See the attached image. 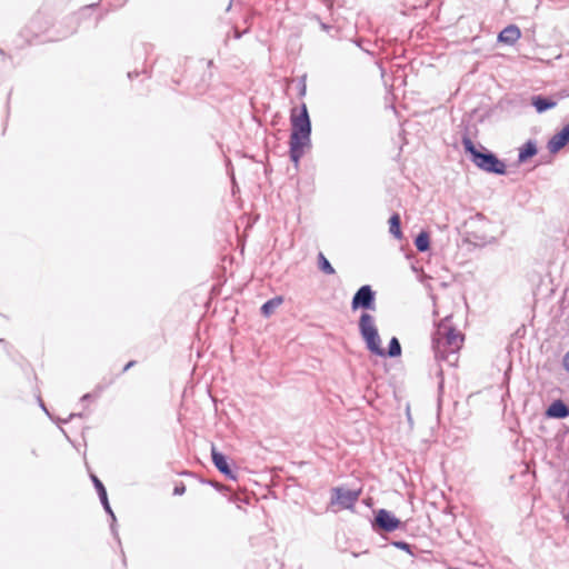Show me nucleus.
Masks as SVG:
<instances>
[{
	"instance_id": "1",
	"label": "nucleus",
	"mask_w": 569,
	"mask_h": 569,
	"mask_svg": "<svg viewBox=\"0 0 569 569\" xmlns=\"http://www.w3.org/2000/svg\"><path fill=\"white\" fill-rule=\"evenodd\" d=\"M463 342V336L452 328L449 318H445L437 327L432 337V347L438 360H443L450 366L458 362V351Z\"/></svg>"
},
{
	"instance_id": "2",
	"label": "nucleus",
	"mask_w": 569,
	"mask_h": 569,
	"mask_svg": "<svg viewBox=\"0 0 569 569\" xmlns=\"http://www.w3.org/2000/svg\"><path fill=\"white\" fill-rule=\"evenodd\" d=\"M359 332L366 343L367 349L379 357H399L401 355V346L399 340L393 337L389 342L388 350L381 347V339L378 333L375 318L367 312L361 313L358 322Z\"/></svg>"
},
{
	"instance_id": "3",
	"label": "nucleus",
	"mask_w": 569,
	"mask_h": 569,
	"mask_svg": "<svg viewBox=\"0 0 569 569\" xmlns=\"http://www.w3.org/2000/svg\"><path fill=\"white\" fill-rule=\"evenodd\" d=\"M292 131L290 134V159L298 163L303 154V150L310 143L311 123L306 104L297 113L296 109L291 113Z\"/></svg>"
},
{
	"instance_id": "4",
	"label": "nucleus",
	"mask_w": 569,
	"mask_h": 569,
	"mask_svg": "<svg viewBox=\"0 0 569 569\" xmlns=\"http://www.w3.org/2000/svg\"><path fill=\"white\" fill-rule=\"evenodd\" d=\"M463 148L471 154L472 162L481 170L490 173L503 174L506 164L491 152H480L469 138H463Z\"/></svg>"
},
{
	"instance_id": "5",
	"label": "nucleus",
	"mask_w": 569,
	"mask_h": 569,
	"mask_svg": "<svg viewBox=\"0 0 569 569\" xmlns=\"http://www.w3.org/2000/svg\"><path fill=\"white\" fill-rule=\"evenodd\" d=\"M352 310L359 308L375 310V292L370 286L366 284L358 289L351 301Z\"/></svg>"
},
{
	"instance_id": "6",
	"label": "nucleus",
	"mask_w": 569,
	"mask_h": 569,
	"mask_svg": "<svg viewBox=\"0 0 569 569\" xmlns=\"http://www.w3.org/2000/svg\"><path fill=\"white\" fill-rule=\"evenodd\" d=\"M359 495L358 490L335 488L332 490L331 505H338L343 509L352 508L359 499Z\"/></svg>"
},
{
	"instance_id": "7",
	"label": "nucleus",
	"mask_w": 569,
	"mask_h": 569,
	"mask_svg": "<svg viewBox=\"0 0 569 569\" xmlns=\"http://www.w3.org/2000/svg\"><path fill=\"white\" fill-rule=\"evenodd\" d=\"M376 525L380 529L391 532L399 528L400 520L386 509H380L376 515Z\"/></svg>"
},
{
	"instance_id": "8",
	"label": "nucleus",
	"mask_w": 569,
	"mask_h": 569,
	"mask_svg": "<svg viewBox=\"0 0 569 569\" xmlns=\"http://www.w3.org/2000/svg\"><path fill=\"white\" fill-rule=\"evenodd\" d=\"M211 457L213 465L221 473H223L229 479H236V475L230 469L227 462V458L221 452H219L214 446L211 448Z\"/></svg>"
},
{
	"instance_id": "9",
	"label": "nucleus",
	"mask_w": 569,
	"mask_h": 569,
	"mask_svg": "<svg viewBox=\"0 0 569 569\" xmlns=\"http://www.w3.org/2000/svg\"><path fill=\"white\" fill-rule=\"evenodd\" d=\"M569 142V133L562 128L561 131L556 133L548 142V150L551 153H557Z\"/></svg>"
},
{
	"instance_id": "10",
	"label": "nucleus",
	"mask_w": 569,
	"mask_h": 569,
	"mask_svg": "<svg viewBox=\"0 0 569 569\" xmlns=\"http://www.w3.org/2000/svg\"><path fill=\"white\" fill-rule=\"evenodd\" d=\"M520 36V29L515 24H510L499 33L498 40L507 44H513L518 41Z\"/></svg>"
},
{
	"instance_id": "11",
	"label": "nucleus",
	"mask_w": 569,
	"mask_h": 569,
	"mask_svg": "<svg viewBox=\"0 0 569 569\" xmlns=\"http://www.w3.org/2000/svg\"><path fill=\"white\" fill-rule=\"evenodd\" d=\"M547 417L563 419L569 416V408L561 400L553 401L546 411Z\"/></svg>"
},
{
	"instance_id": "12",
	"label": "nucleus",
	"mask_w": 569,
	"mask_h": 569,
	"mask_svg": "<svg viewBox=\"0 0 569 569\" xmlns=\"http://www.w3.org/2000/svg\"><path fill=\"white\" fill-rule=\"evenodd\" d=\"M91 478H92L94 487H96V489L98 491L100 501H101L104 510L112 517V520H116V517H114V515H113V512L111 510V507L109 505V501H108L107 491H106L104 486L102 485V482L96 476L92 475Z\"/></svg>"
},
{
	"instance_id": "13",
	"label": "nucleus",
	"mask_w": 569,
	"mask_h": 569,
	"mask_svg": "<svg viewBox=\"0 0 569 569\" xmlns=\"http://www.w3.org/2000/svg\"><path fill=\"white\" fill-rule=\"evenodd\" d=\"M531 103L536 108V110L541 113L549 109H552L557 106V101L550 98H545L542 96H533L531 98Z\"/></svg>"
},
{
	"instance_id": "14",
	"label": "nucleus",
	"mask_w": 569,
	"mask_h": 569,
	"mask_svg": "<svg viewBox=\"0 0 569 569\" xmlns=\"http://www.w3.org/2000/svg\"><path fill=\"white\" fill-rule=\"evenodd\" d=\"M537 153L536 143L531 140L527 141L519 150L518 159L520 162H525L528 158Z\"/></svg>"
},
{
	"instance_id": "15",
	"label": "nucleus",
	"mask_w": 569,
	"mask_h": 569,
	"mask_svg": "<svg viewBox=\"0 0 569 569\" xmlns=\"http://www.w3.org/2000/svg\"><path fill=\"white\" fill-rule=\"evenodd\" d=\"M282 298L281 297H276V298H272L270 300H268L267 302H264L261 307V313L264 316V317H269L270 315L273 313V311L282 303Z\"/></svg>"
},
{
	"instance_id": "16",
	"label": "nucleus",
	"mask_w": 569,
	"mask_h": 569,
	"mask_svg": "<svg viewBox=\"0 0 569 569\" xmlns=\"http://www.w3.org/2000/svg\"><path fill=\"white\" fill-rule=\"evenodd\" d=\"M389 224H390V233L397 238V239H401L402 237V232L400 230V217L399 214H392L389 219Z\"/></svg>"
},
{
	"instance_id": "17",
	"label": "nucleus",
	"mask_w": 569,
	"mask_h": 569,
	"mask_svg": "<svg viewBox=\"0 0 569 569\" xmlns=\"http://www.w3.org/2000/svg\"><path fill=\"white\" fill-rule=\"evenodd\" d=\"M318 267L326 274H333L336 272L335 268L331 266V263L328 261V259L325 257L322 252H319L318 254Z\"/></svg>"
},
{
	"instance_id": "18",
	"label": "nucleus",
	"mask_w": 569,
	"mask_h": 569,
	"mask_svg": "<svg viewBox=\"0 0 569 569\" xmlns=\"http://www.w3.org/2000/svg\"><path fill=\"white\" fill-rule=\"evenodd\" d=\"M416 248L423 252L429 249V236L427 232H420L415 240Z\"/></svg>"
},
{
	"instance_id": "19",
	"label": "nucleus",
	"mask_w": 569,
	"mask_h": 569,
	"mask_svg": "<svg viewBox=\"0 0 569 569\" xmlns=\"http://www.w3.org/2000/svg\"><path fill=\"white\" fill-rule=\"evenodd\" d=\"M184 491H186V487L183 485H180V486H176L173 493L177 496H181L184 493Z\"/></svg>"
},
{
	"instance_id": "20",
	"label": "nucleus",
	"mask_w": 569,
	"mask_h": 569,
	"mask_svg": "<svg viewBox=\"0 0 569 569\" xmlns=\"http://www.w3.org/2000/svg\"><path fill=\"white\" fill-rule=\"evenodd\" d=\"M395 546L402 549V550H409V545L407 542H403V541H398V542H395Z\"/></svg>"
},
{
	"instance_id": "21",
	"label": "nucleus",
	"mask_w": 569,
	"mask_h": 569,
	"mask_svg": "<svg viewBox=\"0 0 569 569\" xmlns=\"http://www.w3.org/2000/svg\"><path fill=\"white\" fill-rule=\"evenodd\" d=\"M563 367L569 372V351L563 357Z\"/></svg>"
},
{
	"instance_id": "22",
	"label": "nucleus",
	"mask_w": 569,
	"mask_h": 569,
	"mask_svg": "<svg viewBox=\"0 0 569 569\" xmlns=\"http://www.w3.org/2000/svg\"><path fill=\"white\" fill-rule=\"evenodd\" d=\"M133 365H134V361H129V362L124 366L123 371L129 370Z\"/></svg>"
},
{
	"instance_id": "23",
	"label": "nucleus",
	"mask_w": 569,
	"mask_h": 569,
	"mask_svg": "<svg viewBox=\"0 0 569 569\" xmlns=\"http://www.w3.org/2000/svg\"><path fill=\"white\" fill-rule=\"evenodd\" d=\"M90 398H91V395H90V393H86V395L81 398V400H82V401H86V400H89Z\"/></svg>"
},
{
	"instance_id": "24",
	"label": "nucleus",
	"mask_w": 569,
	"mask_h": 569,
	"mask_svg": "<svg viewBox=\"0 0 569 569\" xmlns=\"http://www.w3.org/2000/svg\"><path fill=\"white\" fill-rule=\"evenodd\" d=\"M325 3H327L328 8L330 9L332 7L331 0H322Z\"/></svg>"
},
{
	"instance_id": "25",
	"label": "nucleus",
	"mask_w": 569,
	"mask_h": 569,
	"mask_svg": "<svg viewBox=\"0 0 569 569\" xmlns=\"http://www.w3.org/2000/svg\"><path fill=\"white\" fill-rule=\"evenodd\" d=\"M40 406H41V408H42L46 412H48V411H47V409H46V407H44V405H43V402H42L41 400H40Z\"/></svg>"
},
{
	"instance_id": "26",
	"label": "nucleus",
	"mask_w": 569,
	"mask_h": 569,
	"mask_svg": "<svg viewBox=\"0 0 569 569\" xmlns=\"http://www.w3.org/2000/svg\"><path fill=\"white\" fill-rule=\"evenodd\" d=\"M321 28H322L323 30H327V29H328V26H327V24H325V23H321Z\"/></svg>"
},
{
	"instance_id": "27",
	"label": "nucleus",
	"mask_w": 569,
	"mask_h": 569,
	"mask_svg": "<svg viewBox=\"0 0 569 569\" xmlns=\"http://www.w3.org/2000/svg\"><path fill=\"white\" fill-rule=\"evenodd\" d=\"M566 519H567V521L569 522V515H568V516H566Z\"/></svg>"
},
{
	"instance_id": "28",
	"label": "nucleus",
	"mask_w": 569,
	"mask_h": 569,
	"mask_svg": "<svg viewBox=\"0 0 569 569\" xmlns=\"http://www.w3.org/2000/svg\"><path fill=\"white\" fill-rule=\"evenodd\" d=\"M449 569H458V568H449Z\"/></svg>"
}]
</instances>
